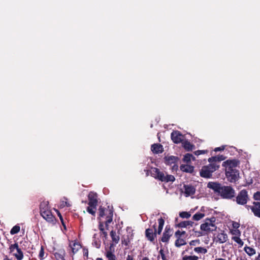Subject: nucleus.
Wrapping results in <instances>:
<instances>
[{
	"instance_id": "nucleus-1",
	"label": "nucleus",
	"mask_w": 260,
	"mask_h": 260,
	"mask_svg": "<svg viewBox=\"0 0 260 260\" xmlns=\"http://www.w3.org/2000/svg\"><path fill=\"white\" fill-rule=\"evenodd\" d=\"M207 186L222 199L231 200L235 197V190L231 186H225L217 182H209Z\"/></svg>"
},
{
	"instance_id": "nucleus-2",
	"label": "nucleus",
	"mask_w": 260,
	"mask_h": 260,
	"mask_svg": "<svg viewBox=\"0 0 260 260\" xmlns=\"http://www.w3.org/2000/svg\"><path fill=\"white\" fill-rule=\"evenodd\" d=\"M158 227L157 229L156 228V223H155L153 226V229H147L145 231V236L148 240L153 243H155V239L156 238V234L160 235L162 232L165 220L160 217L158 219Z\"/></svg>"
},
{
	"instance_id": "nucleus-3",
	"label": "nucleus",
	"mask_w": 260,
	"mask_h": 260,
	"mask_svg": "<svg viewBox=\"0 0 260 260\" xmlns=\"http://www.w3.org/2000/svg\"><path fill=\"white\" fill-rule=\"evenodd\" d=\"M40 212L42 217L47 222L54 223L55 218L51 211L48 201H44L41 203L40 205Z\"/></svg>"
},
{
	"instance_id": "nucleus-4",
	"label": "nucleus",
	"mask_w": 260,
	"mask_h": 260,
	"mask_svg": "<svg viewBox=\"0 0 260 260\" xmlns=\"http://www.w3.org/2000/svg\"><path fill=\"white\" fill-rule=\"evenodd\" d=\"M151 175L162 182H173L175 180V177L171 175H168L165 172L160 171L156 168H152L150 170Z\"/></svg>"
},
{
	"instance_id": "nucleus-5",
	"label": "nucleus",
	"mask_w": 260,
	"mask_h": 260,
	"mask_svg": "<svg viewBox=\"0 0 260 260\" xmlns=\"http://www.w3.org/2000/svg\"><path fill=\"white\" fill-rule=\"evenodd\" d=\"M216 218L212 217L210 218H206L203 223L200 225V229L203 232L200 235H205L209 233L216 231L217 226L215 225Z\"/></svg>"
},
{
	"instance_id": "nucleus-6",
	"label": "nucleus",
	"mask_w": 260,
	"mask_h": 260,
	"mask_svg": "<svg viewBox=\"0 0 260 260\" xmlns=\"http://www.w3.org/2000/svg\"><path fill=\"white\" fill-rule=\"evenodd\" d=\"M209 163L208 165L203 166L200 172L201 177L207 178L211 177L212 173L219 167V165L218 164L214 162Z\"/></svg>"
},
{
	"instance_id": "nucleus-7",
	"label": "nucleus",
	"mask_w": 260,
	"mask_h": 260,
	"mask_svg": "<svg viewBox=\"0 0 260 260\" xmlns=\"http://www.w3.org/2000/svg\"><path fill=\"white\" fill-rule=\"evenodd\" d=\"M99 215L101 217L106 216V220L105 224L107 229H108L109 224L113 220V211L111 209H107L106 210L102 207L99 208Z\"/></svg>"
},
{
	"instance_id": "nucleus-8",
	"label": "nucleus",
	"mask_w": 260,
	"mask_h": 260,
	"mask_svg": "<svg viewBox=\"0 0 260 260\" xmlns=\"http://www.w3.org/2000/svg\"><path fill=\"white\" fill-rule=\"evenodd\" d=\"M249 199L247 191L245 189H242L238 193L235 200L237 204L245 205L247 204Z\"/></svg>"
},
{
	"instance_id": "nucleus-9",
	"label": "nucleus",
	"mask_w": 260,
	"mask_h": 260,
	"mask_svg": "<svg viewBox=\"0 0 260 260\" xmlns=\"http://www.w3.org/2000/svg\"><path fill=\"white\" fill-rule=\"evenodd\" d=\"M9 249L10 252L13 253L17 260H22L23 258V253L19 247L17 243L11 244Z\"/></svg>"
},
{
	"instance_id": "nucleus-10",
	"label": "nucleus",
	"mask_w": 260,
	"mask_h": 260,
	"mask_svg": "<svg viewBox=\"0 0 260 260\" xmlns=\"http://www.w3.org/2000/svg\"><path fill=\"white\" fill-rule=\"evenodd\" d=\"M225 175L228 180L232 182H235L239 178V171L237 169L230 170L226 169L225 170Z\"/></svg>"
},
{
	"instance_id": "nucleus-11",
	"label": "nucleus",
	"mask_w": 260,
	"mask_h": 260,
	"mask_svg": "<svg viewBox=\"0 0 260 260\" xmlns=\"http://www.w3.org/2000/svg\"><path fill=\"white\" fill-rule=\"evenodd\" d=\"M173 234V229H171L170 226H166L161 238V241L164 243H168Z\"/></svg>"
},
{
	"instance_id": "nucleus-12",
	"label": "nucleus",
	"mask_w": 260,
	"mask_h": 260,
	"mask_svg": "<svg viewBox=\"0 0 260 260\" xmlns=\"http://www.w3.org/2000/svg\"><path fill=\"white\" fill-rule=\"evenodd\" d=\"M239 164V161L236 159H228L222 163V166L225 167V170L229 168L230 170H234L237 169Z\"/></svg>"
},
{
	"instance_id": "nucleus-13",
	"label": "nucleus",
	"mask_w": 260,
	"mask_h": 260,
	"mask_svg": "<svg viewBox=\"0 0 260 260\" xmlns=\"http://www.w3.org/2000/svg\"><path fill=\"white\" fill-rule=\"evenodd\" d=\"M184 136L179 131H173L171 133V139L173 142L176 144L182 142L183 140Z\"/></svg>"
},
{
	"instance_id": "nucleus-14",
	"label": "nucleus",
	"mask_w": 260,
	"mask_h": 260,
	"mask_svg": "<svg viewBox=\"0 0 260 260\" xmlns=\"http://www.w3.org/2000/svg\"><path fill=\"white\" fill-rule=\"evenodd\" d=\"M247 207L251 209L255 216L260 218V202H254L252 206H248Z\"/></svg>"
},
{
	"instance_id": "nucleus-15",
	"label": "nucleus",
	"mask_w": 260,
	"mask_h": 260,
	"mask_svg": "<svg viewBox=\"0 0 260 260\" xmlns=\"http://www.w3.org/2000/svg\"><path fill=\"white\" fill-rule=\"evenodd\" d=\"M89 200L88 205H91L93 206H97L98 205V194L95 192H90L88 196Z\"/></svg>"
},
{
	"instance_id": "nucleus-16",
	"label": "nucleus",
	"mask_w": 260,
	"mask_h": 260,
	"mask_svg": "<svg viewBox=\"0 0 260 260\" xmlns=\"http://www.w3.org/2000/svg\"><path fill=\"white\" fill-rule=\"evenodd\" d=\"M184 194L186 197H188L189 196L192 195L195 193L196 189L195 188L190 185H184Z\"/></svg>"
},
{
	"instance_id": "nucleus-17",
	"label": "nucleus",
	"mask_w": 260,
	"mask_h": 260,
	"mask_svg": "<svg viewBox=\"0 0 260 260\" xmlns=\"http://www.w3.org/2000/svg\"><path fill=\"white\" fill-rule=\"evenodd\" d=\"M151 151L155 154L162 153L164 151L162 146L160 144H154L151 145Z\"/></svg>"
},
{
	"instance_id": "nucleus-18",
	"label": "nucleus",
	"mask_w": 260,
	"mask_h": 260,
	"mask_svg": "<svg viewBox=\"0 0 260 260\" xmlns=\"http://www.w3.org/2000/svg\"><path fill=\"white\" fill-rule=\"evenodd\" d=\"M165 163L168 165H174L173 166H175V164L178 160L177 157L174 156H167L165 157Z\"/></svg>"
},
{
	"instance_id": "nucleus-19",
	"label": "nucleus",
	"mask_w": 260,
	"mask_h": 260,
	"mask_svg": "<svg viewBox=\"0 0 260 260\" xmlns=\"http://www.w3.org/2000/svg\"><path fill=\"white\" fill-rule=\"evenodd\" d=\"M225 159V157L222 155H219L216 156L211 157L209 158L208 161L209 162H214L217 164L218 162H219L220 161L224 160Z\"/></svg>"
},
{
	"instance_id": "nucleus-20",
	"label": "nucleus",
	"mask_w": 260,
	"mask_h": 260,
	"mask_svg": "<svg viewBox=\"0 0 260 260\" xmlns=\"http://www.w3.org/2000/svg\"><path fill=\"white\" fill-rule=\"evenodd\" d=\"M69 246L72 249L73 254H75L81 247V245L77 242L70 243Z\"/></svg>"
},
{
	"instance_id": "nucleus-21",
	"label": "nucleus",
	"mask_w": 260,
	"mask_h": 260,
	"mask_svg": "<svg viewBox=\"0 0 260 260\" xmlns=\"http://www.w3.org/2000/svg\"><path fill=\"white\" fill-rule=\"evenodd\" d=\"M180 170L184 172L191 173L193 172L194 167L188 165H182L180 166Z\"/></svg>"
},
{
	"instance_id": "nucleus-22",
	"label": "nucleus",
	"mask_w": 260,
	"mask_h": 260,
	"mask_svg": "<svg viewBox=\"0 0 260 260\" xmlns=\"http://www.w3.org/2000/svg\"><path fill=\"white\" fill-rule=\"evenodd\" d=\"M65 251L64 250H59L58 252L54 253V256L56 260H65Z\"/></svg>"
},
{
	"instance_id": "nucleus-23",
	"label": "nucleus",
	"mask_w": 260,
	"mask_h": 260,
	"mask_svg": "<svg viewBox=\"0 0 260 260\" xmlns=\"http://www.w3.org/2000/svg\"><path fill=\"white\" fill-rule=\"evenodd\" d=\"M110 236L112 238V241L115 244H117L119 241V236L117 235L116 232L114 231H111L110 232Z\"/></svg>"
},
{
	"instance_id": "nucleus-24",
	"label": "nucleus",
	"mask_w": 260,
	"mask_h": 260,
	"mask_svg": "<svg viewBox=\"0 0 260 260\" xmlns=\"http://www.w3.org/2000/svg\"><path fill=\"white\" fill-rule=\"evenodd\" d=\"M193 222L191 221H184L178 223V226L180 228H187L192 226Z\"/></svg>"
},
{
	"instance_id": "nucleus-25",
	"label": "nucleus",
	"mask_w": 260,
	"mask_h": 260,
	"mask_svg": "<svg viewBox=\"0 0 260 260\" xmlns=\"http://www.w3.org/2000/svg\"><path fill=\"white\" fill-rule=\"evenodd\" d=\"M218 241L220 243H223L225 242L228 239V236L226 234L220 233L217 236Z\"/></svg>"
},
{
	"instance_id": "nucleus-26",
	"label": "nucleus",
	"mask_w": 260,
	"mask_h": 260,
	"mask_svg": "<svg viewBox=\"0 0 260 260\" xmlns=\"http://www.w3.org/2000/svg\"><path fill=\"white\" fill-rule=\"evenodd\" d=\"M245 252L249 256H252L255 253V250L252 247L246 246L244 248Z\"/></svg>"
},
{
	"instance_id": "nucleus-27",
	"label": "nucleus",
	"mask_w": 260,
	"mask_h": 260,
	"mask_svg": "<svg viewBox=\"0 0 260 260\" xmlns=\"http://www.w3.org/2000/svg\"><path fill=\"white\" fill-rule=\"evenodd\" d=\"M186 244L185 240L180 238H178L175 241V245L176 247H179Z\"/></svg>"
},
{
	"instance_id": "nucleus-28",
	"label": "nucleus",
	"mask_w": 260,
	"mask_h": 260,
	"mask_svg": "<svg viewBox=\"0 0 260 260\" xmlns=\"http://www.w3.org/2000/svg\"><path fill=\"white\" fill-rule=\"evenodd\" d=\"M182 145L184 149L188 151L192 150L193 148V145L188 141L183 142Z\"/></svg>"
},
{
	"instance_id": "nucleus-29",
	"label": "nucleus",
	"mask_w": 260,
	"mask_h": 260,
	"mask_svg": "<svg viewBox=\"0 0 260 260\" xmlns=\"http://www.w3.org/2000/svg\"><path fill=\"white\" fill-rule=\"evenodd\" d=\"M192 159L193 160H195V157L192 154L189 153L186 154L183 158V160L185 162H188Z\"/></svg>"
},
{
	"instance_id": "nucleus-30",
	"label": "nucleus",
	"mask_w": 260,
	"mask_h": 260,
	"mask_svg": "<svg viewBox=\"0 0 260 260\" xmlns=\"http://www.w3.org/2000/svg\"><path fill=\"white\" fill-rule=\"evenodd\" d=\"M205 214L200 212H198L193 215V216H192V219L194 220L198 221L203 218Z\"/></svg>"
},
{
	"instance_id": "nucleus-31",
	"label": "nucleus",
	"mask_w": 260,
	"mask_h": 260,
	"mask_svg": "<svg viewBox=\"0 0 260 260\" xmlns=\"http://www.w3.org/2000/svg\"><path fill=\"white\" fill-rule=\"evenodd\" d=\"M89 206L87 208V211L92 215H95L96 209V206H93L91 205H88Z\"/></svg>"
},
{
	"instance_id": "nucleus-32",
	"label": "nucleus",
	"mask_w": 260,
	"mask_h": 260,
	"mask_svg": "<svg viewBox=\"0 0 260 260\" xmlns=\"http://www.w3.org/2000/svg\"><path fill=\"white\" fill-rule=\"evenodd\" d=\"M232 239L239 245V247H242L243 246L244 242L240 239V237H232Z\"/></svg>"
},
{
	"instance_id": "nucleus-33",
	"label": "nucleus",
	"mask_w": 260,
	"mask_h": 260,
	"mask_svg": "<svg viewBox=\"0 0 260 260\" xmlns=\"http://www.w3.org/2000/svg\"><path fill=\"white\" fill-rule=\"evenodd\" d=\"M194 251L198 253L205 254L207 252V250L205 248L202 247H197L194 248Z\"/></svg>"
},
{
	"instance_id": "nucleus-34",
	"label": "nucleus",
	"mask_w": 260,
	"mask_h": 260,
	"mask_svg": "<svg viewBox=\"0 0 260 260\" xmlns=\"http://www.w3.org/2000/svg\"><path fill=\"white\" fill-rule=\"evenodd\" d=\"M106 256L108 260H116V256L110 251L106 252Z\"/></svg>"
},
{
	"instance_id": "nucleus-35",
	"label": "nucleus",
	"mask_w": 260,
	"mask_h": 260,
	"mask_svg": "<svg viewBox=\"0 0 260 260\" xmlns=\"http://www.w3.org/2000/svg\"><path fill=\"white\" fill-rule=\"evenodd\" d=\"M20 226L19 225H16L12 228V229L10 231V234L11 235H14L18 233L20 231Z\"/></svg>"
},
{
	"instance_id": "nucleus-36",
	"label": "nucleus",
	"mask_w": 260,
	"mask_h": 260,
	"mask_svg": "<svg viewBox=\"0 0 260 260\" xmlns=\"http://www.w3.org/2000/svg\"><path fill=\"white\" fill-rule=\"evenodd\" d=\"M179 216L181 218L187 219L190 217L191 214L189 212L183 211L180 212Z\"/></svg>"
},
{
	"instance_id": "nucleus-37",
	"label": "nucleus",
	"mask_w": 260,
	"mask_h": 260,
	"mask_svg": "<svg viewBox=\"0 0 260 260\" xmlns=\"http://www.w3.org/2000/svg\"><path fill=\"white\" fill-rule=\"evenodd\" d=\"M45 255V254L44 249L43 247L42 246L41 247V249L39 251V258L41 260L44 259L45 258V257H46V256Z\"/></svg>"
},
{
	"instance_id": "nucleus-38",
	"label": "nucleus",
	"mask_w": 260,
	"mask_h": 260,
	"mask_svg": "<svg viewBox=\"0 0 260 260\" xmlns=\"http://www.w3.org/2000/svg\"><path fill=\"white\" fill-rule=\"evenodd\" d=\"M60 206L61 208H63L65 206L70 207V206H71V204L69 202H67V199L66 198H64L61 202Z\"/></svg>"
},
{
	"instance_id": "nucleus-39",
	"label": "nucleus",
	"mask_w": 260,
	"mask_h": 260,
	"mask_svg": "<svg viewBox=\"0 0 260 260\" xmlns=\"http://www.w3.org/2000/svg\"><path fill=\"white\" fill-rule=\"evenodd\" d=\"M231 234L234 235L233 237H240L241 232L238 229H234L231 231Z\"/></svg>"
},
{
	"instance_id": "nucleus-40",
	"label": "nucleus",
	"mask_w": 260,
	"mask_h": 260,
	"mask_svg": "<svg viewBox=\"0 0 260 260\" xmlns=\"http://www.w3.org/2000/svg\"><path fill=\"white\" fill-rule=\"evenodd\" d=\"M159 255L158 256V257L159 256L161 257L162 260H168L167 256H166V254H165L164 250L162 249H161L159 250Z\"/></svg>"
},
{
	"instance_id": "nucleus-41",
	"label": "nucleus",
	"mask_w": 260,
	"mask_h": 260,
	"mask_svg": "<svg viewBox=\"0 0 260 260\" xmlns=\"http://www.w3.org/2000/svg\"><path fill=\"white\" fill-rule=\"evenodd\" d=\"M253 199L255 201H260V192L257 191L253 194Z\"/></svg>"
},
{
	"instance_id": "nucleus-42",
	"label": "nucleus",
	"mask_w": 260,
	"mask_h": 260,
	"mask_svg": "<svg viewBox=\"0 0 260 260\" xmlns=\"http://www.w3.org/2000/svg\"><path fill=\"white\" fill-rule=\"evenodd\" d=\"M207 150H197V151H196L194 153L195 155H201V154H205V153H207Z\"/></svg>"
},
{
	"instance_id": "nucleus-43",
	"label": "nucleus",
	"mask_w": 260,
	"mask_h": 260,
	"mask_svg": "<svg viewBox=\"0 0 260 260\" xmlns=\"http://www.w3.org/2000/svg\"><path fill=\"white\" fill-rule=\"evenodd\" d=\"M99 228L101 232H102L103 231H105L104 228V225L103 223L101 222H99Z\"/></svg>"
},
{
	"instance_id": "nucleus-44",
	"label": "nucleus",
	"mask_w": 260,
	"mask_h": 260,
	"mask_svg": "<svg viewBox=\"0 0 260 260\" xmlns=\"http://www.w3.org/2000/svg\"><path fill=\"white\" fill-rule=\"evenodd\" d=\"M92 244L97 248H99L101 246L100 243L96 240L92 243Z\"/></svg>"
},
{
	"instance_id": "nucleus-45",
	"label": "nucleus",
	"mask_w": 260,
	"mask_h": 260,
	"mask_svg": "<svg viewBox=\"0 0 260 260\" xmlns=\"http://www.w3.org/2000/svg\"><path fill=\"white\" fill-rule=\"evenodd\" d=\"M193 257V255L187 256L185 255L182 257V260H191Z\"/></svg>"
},
{
	"instance_id": "nucleus-46",
	"label": "nucleus",
	"mask_w": 260,
	"mask_h": 260,
	"mask_svg": "<svg viewBox=\"0 0 260 260\" xmlns=\"http://www.w3.org/2000/svg\"><path fill=\"white\" fill-rule=\"evenodd\" d=\"M175 236L178 238H180V237L181 236V231H179V230H178L176 232H175Z\"/></svg>"
},
{
	"instance_id": "nucleus-47",
	"label": "nucleus",
	"mask_w": 260,
	"mask_h": 260,
	"mask_svg": "<svg viewBox=\"0 0 260 260\" xmlns=\"http://www.w3.org/2000/svg\"><path fill=\"white\" fill-rule=\"evenodd\" d=\"M129 242V241L128 239L122 240V243L126 246H127L128 245Z\"/></svg>"
},
{
	"instance_id": "nucleus-48",
	"label": "nucleus",
	"mask_w": 260,
	"mask_h": 260,
	"mask_svg": "<svg viewBox=\"0 0 260 260\" xmlns=\"http://www.w3.org/2000/svg\"><path fill=\"white\" fill-rule=\"evenodd\" d=\"M224 149V147H223V146L219 147H217V148H215L214 151L215 152H217V151H218L223 150Z\"/></svg>"
},
{
	"instance_id": "nucleus-49",
	"label": "nucleus",
	"mask_w": 260,
	"mask_h": 260,
	"mask_svg": "<svg viewBox=\"0 0 260 260\" xmlns=\"http://www.w3.org/2000/svg\"><path fill=\"white\" fill-rule=\"evenodd\" d=\"M233 226L235 229H238V228L239 227V224L235 222L233 223Z\"/></svg>"
},
{
	"instance_id": "nucleus-50",
	"label": "nucleus",
	"mask_w": 260,
	"mask_h": 260,
	"mask_svg": "<svg viewBox=\"0 0 260 260\" xmlns=\"http://www.w3.org/2000/svg\"><path fill=\"white\" fill-rule=\"evenodd\" d=\"M101 234L104 236V237L105 238V239L107 238L108 234H107V233L105 231L101 232Z\"/></svg>"
},
{
	"instance_id": "nucleus-51",
	"label": "nucleus",
	"mask_w": 260,
	"mask_h": 260,
	"mask_svg": "<svg viewBox=\"0 0 260 260\" xmlns=\"http://www.w3.org/2000/svg\"><path fill=\"white\" fill-rule=\"evenodd\" d=\"M88 250L84 249H83V255H84V256H88Z\"/></svg>"
},
{
	"instance_id": "nucleus-52",
	"label": "nucleus",
	"mask_w": 260,
	"mask_h": 260,
	"mask_svg": "<svg viewBox=\"0 0 260 260\" xmlns=\"http://www.w3.org/2000/svg\"><path fill=\"white\" fill-rule=\"evenodd\" d=\"M126 260H134L133 257L131 255H128L126 256Z\"/></svg>"
},
{
	"instance_id": "nucleus-53",
	"label": "nucleus",
	"mask_w": 260,
	"mask_h": 260,
	"mask_svg": "<svg viewBox=\"0 0 260 260\" xmlns=\"http://www.w3.org/2000/svg\"><path fill=\"white\" fill-rule=\"evenodd\" d=\"M199 257L196 255H193V257L191 260H198Z\"/></svg>"
},
{
	"instance_id": "nucleus-54",
	"label": "nucleus",
	"mask_w": 260,
	"mask_h": 260,
	"mask_svg": "<svg viewBox=\"0 0 260 260\" xmlns=\"http://www.w3.org/2000/svg\"><path fill=\"white\" fill-rule=\"evenodd\" d=\"M141 260H150V259L148 257L145 256L142 257V258L141 259Z\"/></svg>"
},
{
	"instance_id": "nucleus-55",
	"label": "nucleus",
	"mask_w": 260,
	"mask_h": 260,
	"mask_svg": "<svg viewBox=\"0 0 260 260\" xmlns=\"http://www.w3.org/2000/svg\"><path fill=\"white\" fill-rule=\"evenodd\" d=\"M194 243H195V241H191L190 242V244L191 245H194Z\"/></svg>"
},
{
	"instance_id": "nucleus-56",
	"label": "nucleus",
	"mask_w": 260,
	"mask_h": 260,
	"mask_svg": "<svg viewBox=\"0 0 260 260\" xmlns=\"http://www.w3.org/2000/svg\"><path fill=\"white\" fill-rule=\"evenodd\" d=\"M185 231H181V236H183V235H184L185 234Z\"/></svg>"
},
{
	"instance_id": "nucleus-57",
	"label": "nucleus",
	"mask_w": 260,
	"mask_h": 260,
	"mask_svg": "<svg viewBox=\"0 0 260 260\" xmlns=\"http://www.w3.org/2000/svg\"><path fill=\"white\" fill-rule=\"evenodd\" d=\"M239 260H247L246 258L245 257H241L239 259Z\"/></svg>"
},
{
	"instance_id": "nucleus-58",
	"label": "nucleus",
	"mask_w": 260,
	"mask_h": 260,
	"mask_svg": "<svg viewBox=\"0 0 260 260\" xmlns=\"http://www.w3.org/2000/svg\"><path fill=\"white\" fill-rule=\"evenodd\" d=\"M215 260H226V259L222 258H217Z\"/></svg>"
},
{
	"instance_id": "nucleus-59",
	"label": "nucleus",
	"mask_w": 260,
	"mask_h": 260,
	"mask_svg": "<svg viewBox=\"0 0 260 260\" xmlns=\"http://www.w3.org/2000/svg\"><path fill=\"white\" fill-rule=\"evenodd\" d=\"M256 260H260V254H258Z\"/></svg>"
},
{
	"instance_id": "nucleus-60",
	"label": "nucleus",
	"mask_w": 260,
	"mask_h": 260,
	"mask_svg": "<svg viewBox=\"0 0 260 260\" xmlns=\"http://www.w3.org/2000/svg\"><path fill=\"white\" fill-rule=\"evenodd\" d=\"M96 260H103V258L98 257L96 259Z\"/></svg>"
}]
</instances>
